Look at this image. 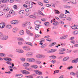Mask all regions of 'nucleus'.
I'll list each match as a JSON object with an SVG mask.
<instances>
[{
	"label": "nucleus",
	"mask_w": 78,
	"mask_h": 78,
	"mask_svg": "<svg viewBox=\"0 0 78 78\" xmlns=\"http://www.w3.org/2000/svg\"><path fill=\"white\" fill-rule=\"evenodd\" d=\"M29 8H32V7L33 6V5L32 2H30L29 5Z\"/></svg>",
	"instance_id": "obj_25"
},
{
	"label": "nucleus",
	"mask_w": 78,
	"mask_h": 78,
	"mask_svg": "<svg viewBox=\"0 0 78 78\" xmlns=\"http://www.w3.org/2000/svg\"><path fill=\"white\" fill-rule=\"evenodd\" d=\"M35 29L36 30H39V26H36L35 27Z\"/></svg>",
	"instance_id": "obj_39"
},
{
	"label": "nucleus",
	"mask_w": 78,
	"mask_h": 78,
	"mask_svg": "<svg viewBox=\"0 0 78 78\" xmlns=\"http://www.w3.org/2000/svg\"><path fill=\"white\" fill-rule=\"evenodd\" d=\"M36 57L37 58H45V55H43L41 54H37L36 55Z\"/></svg>",
	"instance_id": "obj_2"
},
{
	"label": "nucleus",
	"mask_w": 78,
	"mask_h": 78,
	"mask_svg": "<svg viewBox=\"0 0 78 78\" xmlns=\"http://www.w3.org/2000/svg\"><path fill=\"white\" fill-rule=\"evenodd\" d=\"M3 15V12H0V16H2Z\"/></svg>",
	"instance_id": "obj_51"
},
{
	"label": "nucleus",
	"mask_w": 78,
	"mask_h": 78,
	"mask_svg": "<svg viewBox=\"0 0 78 78\" xmlns=\"http://www.w3.org/2000/svg\"><path fill=\"white\" fill-rule=\"evenodd\" d=\"M70 74L71 75H73V76H74V75H76V73L73 72L71 73Z\"/></svg>",
	"instance_id": "obj_36"
},
{
	"label": "nucleus",
	"mask_w": 78,
	"mask_h": 78,
	"mask_svg": "<svg viewBox=\"0 0 78 78\" xmlns=\"http://www.w3.org/2000/svg\"><path fill=\"white\" fill-rule=\"evenodd\" d=\"M26 44H28V45H30V46H32L33 45V44L31 43L26 42Z\"/></svg>",
	"instance_id": "obj_29"
},
{
	"label": "nucleus",
	"mask_w": 78,
	"mask_h": 78,
	"mask_svg": "<svg viewBox=\"0 0 78 78\" xmlns=\"http://www.w3.org/2000/svg\"><path fill=\"white\" fill-rule=\"evenodd\" d=\"M44 24L46 27H48L49 25V24L48 22H46L44 23Z\"/></svg>",
	"instance_id": "obj_32"
},
{
	"label": "nucleus",
	"mask_w": 78,
	"mask_h": 78,
	"mask_svg": "<svg viewBox=\"0 0 78 78\" xmlns=\"http://www.w3.org/2000/svg\"><path fill=\"white\" fill-rule=\"evenodd\" d=\"M73 35H76V34H78V31H73Z\"/></svg>",
	"instance_id": "obj_21"
},
{
	"label": "nucleus",
	"mask_w": 78,
	"mask_h": 78,
	"mask_svg": "<svg viewBox=\"0 0 78 78\" xmlns=\"http://www.w3.org/2000/svg\"><path fill=\"white\" fill-rule=\"evenodd\" d=\"M20 59L22 61H25V58H21Z\"/></svg>",
	"instance_id": "obj_48"
},
{
	"label": "nucleus",
	"mask_w": 78,
	"mask_h": 78,
	"mask_svg": "<svg viewBox=\"0 0 78 78\" xmlns=\"http://www.w3.org/2000/svg\"><path fill=\"white\" fill-rule=\"evenodd\" d=\"M26 24L27 25H31V23H30V22H26Z\"/></svg>",
	"instance_id": "obj_52"
},
{
	"label": "nucleus",
	"mask_w": 78,
	"mask_h": 78,
	"mask_svg": "<svg viewBox=\"0 0 78 78\" xmlns=\"http://www.w3.org/2000/svg\"><path fill=\"white\" fill-rule=\"evenodd\" d=\"M57 50H56V49H52L49 50L47 52V53H53L54 52H55V51Z\"/></svg>",
	"instance_id": "obj_8"
},
{
	"label": "nucleus",
	"mask_w": 78,
	"mask_h": 78,
	"mask_svg": "<svg viewBox=\"0 0 78 78\" xmlns=\"http://www.w3.org/2000/svg\"><path fill=\"white\" fill-rule=\"evenodd\" d=\"M68 37V35H65L63 36L60 38V39L62 40L64 39H66L67 37Z\"/></svg>",
	"instance_id": "obj_11"
},
{
	"label": "nucleus",
	"mask_w": 78,
	"mask_h": 78,
	"mask_svg": "<svg viewBox=\"0 0 78 78\" xmlns=\"http://www.w3.org/2000/svg\"><path fill=\"white\" fill-rule=\"evenodd\" d=\"M45 46H46L45 44H43V45L41 46V48H45Z\"/></svg>",
	"instance_id": "obj_41"
},
{
	"label": "nucleus",
	"mask_w": 78,
	"mask_h": 78,
	"mask_svg": "<svg viewBox=\"0 0 78 78\" xmlns=\"http://www.w3.org/2000/svg\"><path fill=\"white\" fill-rule=\"evenodd\" d=\"M5 23L4 22H2L0 23V28H4L5 26Z\"/></svg>",
	"instance_id": "obj_7"
},
{
	"label": "nucleus",
	"mask_w": 78,
	"mask_h": 78,
	"mask_svg": "<svg viewBox=\"0 0 78 78\" xmlns=\"http://www.w3.org/2000/svg\"><path fill=\"white\" fill-rule=\"evenodd\" d=\"M24 52L23 51L22 49H20V51L19 53H23Z\"/></svg>",
	"instance_id": "obj_40"
},
{
	"label": "nucleus",
	"mask_w": 78,
	"mask_h": 78,
	"mask_svg": "<svg viewBox=\"0 0 78 78\" xmlns=\"http://www.w3.org/2000/svg\"><path fill=\"white\" fill-rule=\"evenodd\" d=\"M72 28L73 30H76V26L75 25H74V26H72L71 27Z\"/></svg>",
	"instance_id": "obj_33"
},
{
	"label": "nucleus",
	"mask_w": 78,
	"mask_h": 78,
	"mask_svg": "<svg viewBox=\"0 0 78 78\" xmlns=\"http://www.w3.org/2000/svg\"><path fill=\"white\" fill-rule=\"evenodd\" d=\"M9 13L10 14H14V11L13 10H11L9 11Z\"/></svg>",
	"instance_id": "obj_30"
},
{
	"label": "nucleus",
	"mask_w": 78,
	"mask_h": 78,
	"mask_svg": "<svg viewBox=\"0 0 78 78\" xmlns=\"http://www.w3.org/2000/svg\"><path fill=\"white\" fill-rule=\"evenodd\" d=\"M18 44L19 45H22L23 44L22 43V42H18Z\"/></svg>",
	"instance_id": "obj_56"
},
{
	"label": "nucleus",
	"mask_w": 78,
	"mask_h": 78,
	"mask_svg": "<svg viewBox=\"0 0 78 78\" xmlns=\"http://www.w3.org/2000/svg\"><path fill=\"white\" fill-rule=\"evenodd\" d=\"M11 16L10 14L7 13L6 14H5V18H8V17H11Z\"/></svg>",
	"instance_id": "obj_15"
},
{
	"label": "nucleus",
	"mask_w": 78,
	"mask_h": 78,
	"mask_svg": "<svg viewBox=\"0 0 78 78\" xmlns=\"http://www.w3.org/2000/svg\"><path fill=\"white\" fill-rule=\"evenodd\" d=\"M0 56H1V57H5L6 56V55L4 53H0Z\"/></svg>",
	"instance_id": "obj_24"
},
{
	"label": "nucleus",
	"mask_w": 78,
	"mask_h": 78,
	"mask_svg": "<svg viewBox=\"0 0 78 78\" xmlns=\"http://www.w3.org/2000/svg\"><path fill=\"white\" fill-rule=\"evenodd\" d=\"M34 24L37 26H38L40 24H41V22H39V21H36L34 22Z\"/></svg>",
	"instance_id": "obj_16"
},
{
	"label": "nucleus",
	"mask_w": 78,
	"mask_h": 78,
	"mask_svg": "<svg viewBox=\"0 0 78 78\" xmlns=\"http://www.w3.org/2000/svg\"><path fill=\"white\" fill-rule=\"evenodd\" d=\"M78 62V58L76 60H74L72 61V63H77Z\"/></svg>",
	"instance_id": "obj_18"
},
{
	"label": "nucleus",
	"mask_w": 78,
	"mask_h": 78,
	"mask_svg": "<svg viewBox=\"0 0 78 78\" xmlns=\"http://www.w3.org/2000/svg\"><path fill=\"white\" fill-rule=\"evenodd\" d=\"M34 72L36 74L39 75H42V73L40 71L38 70H34Z\"/></svg>",
	"instance_id": "obj_3"
},
{
	"label": "nucleus",
	"mask_w": 78,
	"mask_h": 78,
	"mask_svg": "<svg viewBox=\"0 0 78 78\" xmlns=\"http://www.w3.org/2000/svg\"><path fill=\"white\" fill-rule=\"evenodd\" d=\"M31 67L33 68V69H37V66L32 65L31 66Z\"/></svg>",
	"instance_id": "obj_23"
},
{
	"label": "nucleus",
	"mask_w": 78,
	"mask_h": 78,
	"mask_svg": "<svg viewBox=\"0 0 78 78\" xmlns=\"http://www.w3.org/2000/svg\"><path fill=\"white\" fill-rule=\"evenodd\" d=\"M51 62H52V63H53V64H55V62H56V61L55 60H53L51 61Z\"/></svg>",
	"instance_id": "obj_47"
},
{
	"label": "nucleus",
	"mask_w": 78,
	"mask_h": 78,
	"mask_svg": "<svg viewBox=\"0 0 78 78\" xmlns=\"http://www.w3.org/2000/svg\"><path fill=\"white\" fill-rule=\"evenodd\" d=\"M47 41H48L49 42H51V39L50 38H48L46 39Z\"/></svg>",
	"instance_id": "obj_61"
},
{
	"label": "nucleus",
	"mask_w": 78,
	"mask_h": 78,
	"mask_svg": "<svg viewBox=\"0 0 78 78\" xmlns=\"http://www.w3.org/2000/svg\"><path fill=\"white\" fill-rule=\"evenodd\" d=\"M27 61H28V62H33L35 61V59L33 58H27Z\"/></svg>",
	"instance_id": "obj_5"
},
{
	"label": "nucleus",
	"mask_w": 78,
	"mask_h": 78,
	"mask_svg": "<svg viewBox=\"0 0 78 78\" xmlns=\"http://www.w3.org/2000/svg\"><path fill=\"white\" fill-rule=\"evenodd\" d=\"M33 52H29L26 53V56L27 57H30L33 56Z\"/></svg>",
	"instance_id": "obj_6"
},
{
	"label": "nucleus",
	"mask_w": 78,
	"mask_h": 78,
	"mask_svg": "<svg viewBox=\"0 0 78 78\" xmlns=\"http://www.w3.org/2000/svg\"><path fill=\"white\" fill-rule=\"evenodd\" d=\"M22 26L23 27H26V26H27V23H25L24 24H23L22 25Z\"/></svg>",
	"instance_id": "obj_45"
},
{
	"label": "nucleus",
	"mask_w": 78,
	"mask_h": 78,
	"mask_svg": "<svg viewBox=\"0 0 78 78\" xmlns=\"http://www.w3.org/2000/svg\"><path fill=\"white\" fill-rule=\"evenodd\" d=\"M25 11H26V12H29V11H30V9L27 8L25 9Z\"/></svg>",
	"instance_id": "obj_53"
},
{
	"label": "nucleus",
	"mask_w": 78,
	"mask_h": 78,
	"mask_svg": "<svg viewBox=\"0 0 78 78\" xmlns=\"http://www.w3.org/2000/svg\"><path fill=\"white\" fill-rule=\"evenodd\" d=\"M6 63H7V64H9V65H10V66L11 65V63H10V62H9V61L7 62H6Z\"/></svg>",
	"instance_id": "obj_54"
},
{
	"label": "nucleus",
	"mask_w": 78,
	"mask_h": 78,
	"mask_svg": "<svg viewBox=\"0 0 78 78\" xmlns=\"http://www.w3.org/2000/svg\"><path fill=\"white\" fill-rule=\"evenodd\" d=\"M18 28L17 27H15L12 29V32L13 33H16V32L17 31Z\"/></svg>",
	"instance_id": "obj_12"
},
{
	"label": "nucleus",
	"mask_w": 78,
	"mask_h": 78,
	"mask_svg": "<svg viewBox=\"0 0 78 78\" xmlns=\"http://www.w3.org/2000/svg\"><path fill=\"white\" fill-rule=\"evenodd\" d=\"M59 23H61V24H62V25H64V22L61 21H59Z\"/></svg>",
	"instance_id": "obj_43"
},
{
	"label": "nucleus",
	"mask_w": 78,
	"mask_h": 78,
	"mask_svg": "<svg viewBox=\"0 0 78 78\" xmlns=\"http://www.w3.org/2000/svg\"><path fill=\"white\" fill-rule=\"evenodd\" d=\"M23 48L26 51H29V50H30V48L28 46H25L23 47Z\"/></svg>",
	"instance_id": "obj_9"
},
{
	"label": "nucleus",
	"mask_w": 78,
	"mask_h": 78,
	"mask_svg": "<svg viewBox=\"0 0 78 78\" xmlns=\"http://www.w3.org/2000/svg\"><path fill=\"white\" fill-rule=\"evenodd\" d=\"M38 3L40 5H41V6H43V4L41 2H38Z\"/></svg>",
	"instance_id": "obj_46"
},
{
	"label": "nucleus",
	"mask_w": 78,
	"mask_h": 78,
	"mask_svg": "<svg viewBox=\"0 0 78 78\" xmlns=\"http://www.w3.org/2000/svg\"><path fill=\"white\" fill-rule=\"evenodd\" d=\"M26 31L27 33L28 34H30V31H29L28 30H26Z\"/></svg>",
	"instance_id": "obj_49"
},
{
	"label": "nucleus",
	"mask_w": 78,
	"mask_h": 78,
	"mask_svg": "<svg viewBox=\"0 0 78 78\" xmlns=\"http://www.w3.org/2000/svg\"><path fill=\"white\" fill-rule=\"evenodd\" d=\"M30 18H36V17L35 16H30Z\"/></svg>",
	"instance_id": "obj_58"
},
{
	"label": "nucleus",
	"mask_w": 78,
	"mask_h": 78,
	"mask_svg": "<svg viewBox=\"0 0 78 78\" xmlns=\"http://www.w3.org/2000/svg\"><path fill=\"white\" fill-rule=\"evenodd\" d=\"M55 13L56 14H59V11H58V10H55Z\"/></svg>",
	"instance_id": "obj_59"
},
{
	"label": "nucleus",
	"mask_w": 78,
	"mask_h": 78,
	"mask_svg": "<svg viewBox=\"0 0 78 78\" xmlns=\"http://www.w3.org/2000/svg\"><path fill=\"white\" fill-rule=\"evenodd\" d=\"M20 51V49H17L16 50V52H18L19 53V51Z\"/></svg>",
	"instance_id": "obj_63"
},
{
	"label": "nucleus",
	"mask_w": 78,
	"mask_h": 78,
	"mask_svg": "<svg viewBox=\"0 0 78 78\" xmlns=\"http://www.w3.org/2000/svg\"><path fill=\"white\" fill-rule=\"evenodd\" d=\"M5 73L10 74V73H11V72L10 71L6 72H5Z\"/></svg>",
	"instance_id": "obj_60"
},
{
	"label": "nucleus",
	"mask_w": 78,
	"mask_h": 78,
	"mask_svg": "<svg viewBox=\"0 0 78 78\" xmlns=\"http://www.w3.org/2000/svg\"><path fill=\"white\" fill-rule=\"evenodd\" d=\"M61 16L62 17V18H64L66 17V15H64L63 14H61Z\"/></svg>",
	"instance_id": "obj_38"
},
{
	"label": "nucleus",
	"mask_w": 78,
	"mask_h": 78,
	"mask_svg": "<svg viewBox=\"0 0 78 78\" xmlns=\"http://www.w3.org/2000/svg\"><path fill=\"white\" fill-rule=\"evenodd\" d=\"M44 3H48V0H44Z\"/></svg>",
	"instance_id": "obj_55"
},
{
	"label": "nucleus",
	"mask_w": 78,
	"mask_h": 78,
	"mask_svg": "<svg viewBox=\"0 0 78 78\" xmlns=\"http://www.w3.org/2000/svg\"><path fill=\"white\" fill-rule=\"evenodd\" d=\"M36 78H43V77L41 76H38L36 77Z\"/></svg>",
	"instance_id": "obj_50"
},
{
	"label": "nucleus",
	"mask_w": 78,
	"mask_h": 78,
	"mask_svg": "<svg viewBox=\"0 0 78 78\" xmlns=\"http://www.w3.org/2000/svg\"><path fill=\"white\" fill-rule=\"evenodd\" d=\"M69 57H65L63 59V61H67Z\"/></svg>",
	"instance_id": "obj_28"
},
{
	"label": "nucleus",
	"mask_w": 78,
	"mask_h": 78,
	"mask_svg": "<svg viewBox=\"0 0 78 78\" xmlns=\"http://www.w3.org/2000/svg\"><path fill=\"white\" fill-rule=\"evenodd\" d=\"M1 2L2 3H6L7 2V0H1Z\"/></svg>",
	"instance_id": "obj_34"
},
{
	"label": "nucleus",
	"mask_w": 78,
	"mask_h": 78,
	"mask_svg": "<svg viewBox=\"0 0 78 78\" xmlns=\"http://www.w3.org/2000/svg\"><path fill=\"white\" fill-rule=\"evenodd\" d=\"M5 27L7 29H11L12 28V26L11 25H7L5 26Z\"/></svg>",
	"instance_id": "obj_13"
},
{
	"label": "nucleus",
	"mask_w": 78,
	"mask_h": 78,
	"mask_svg": "<svg viewBox=\"0 0 78 78\" xmlns=\"http://www.w3.org/2000/svg\"><path fill=\"white\" fill-rule=\"evenodd\" d=\"M72 3H73V4H76V0H69Z\"/></svg>",
	"instance_id": "obj_19"
},
{
	"label": "nucleus",
	"mask_w": 78,
	"mask_h": 78,
	"mask_svg": "<svg viewBox=\"0 0 78 78\" xmlns=\"http://www.w3.org/2000/svg\"><path fill=\"white\" fill-rule=\"evenodd\" d=\"M39 12L40 14H41V15H42V16H45V15H44V14H43V13H42V12H41V11H39Z\"/></svg>",
	"instance_id": "obj_37"
},
{
	"label": "nucleus",
	"mask_w": 78,
	"mask_h": 78,
	"mask_svg": "<svg viewBox=\"0 0 78 78\" xmlns=\"http://www.w3.org/2000/svg\"><path fill=\"white\" fill-rule=\"evenodd\" d=\"M0 39L1 40H3V41H6L7 40L8 38V36L7 35H3L2 34L0 33Z\"/></svg>",
	"instance_id": "obj_1"
},
{
	"label": "nucleus",
	"mask_w": 78,
	"mask_h": 78,
	"mask_svg": "<svg viewBox=\"0 0 78 78\" xmlns=\"http://www.w3.org/2000/svg\"><path fill=\"white\" fill-rule=\"evenodd\" d=\"M23 66L24 67H29V66H30V65L29 63H25L23 64Z\"/></svg>",
	"instance_id": "obj_14"
},
{
	"label": "nucleus",
	"mask_w": 78,
	"mask_h": 78,
	"mask_svg": "<svg viewBox=\"0 0 78 78\" xmlns=\"http://www.w3.org/2000/svg\"><path fill=\"white\" fill-rule=\"evenodd\" d=\"M74 38L73 37H71L70 38L69 40H73Z\"/></svg>",
	"instance_id": "obj_64"
},
{
	"label": "nucleus",
	"mask_w": 78,
	"mask_h": 78,
	"mask_svg": "<svg viewBox=\"0 0 78 78\" xmlns=\"http://www.w3.org/2000/svg\"><path fill=\"white\" fill-rule=\"evenodd\" d=\"M11 23L13 25H17L19 23V21L17 20H13L11 22Z\"/></svg>",
	"instance_id": "obj_4"
},
{
	"label": "nucleus",
	"mask_w": 78,
	"mask_h": 78,
	"mask_svg": "<svg viewBox=\"0 0 78 78\" xmlns=\"http://www.w3.org/2000/svg\"><path fill=\"white\" fill-rule=\"evenodd\" d=\"M18 41H23V39L22 38L19 37L17 39Z\"/></svg>",
	"instance_id": "obj_26"
},
{
	"label": "nucleus",
	"mask_w": 78,
	"mask_h": 78,
	"mask_svg": "<svg viewBox=\"0 0 78 78\" xmlns=\"http://www.w3.org/2000/svg\"><path fill=\"white\" fill-rule=\"evenodd\" d=\"M19 34H20V35H23V34H24V31H23V30L20 31Z\"/></svg>",
	"instance_id": "obj_22"
},
{
	"label": "nucleus",
	"mask_w": 78,
	"mask_h": 78,
	"mask_svg": "<svg viewBox=\"0 0 78 78\" xmlns=\"http://www.w3.org/2000/svg\"><path fill=\"white\" fill-rule=\"evenodd\" d=\"M56 44V43L55 42H54L53 43H51L49 44V46L50 47H52V46H54Z\"/></svg>",
	"instance_id": "obj_20"
},
{
	"label": "nucleus",
	"mask_w": 78,
	"mask_h": 78,
	"mask_svg": "<svg viewBox=\"0 0 78 78\" xmlns=\"http://www.w3.org/2000/svg\"><path fill=\"white\" fill-rule=\"evenodd\" d=\"M46 6L47 7H49V8H51V5L50 4H47L46 5Z\"/></svg>",
	"instance_id": "obj_35"
},
{
	"label": "nucleus",
	"mask_w": 78,
	"mask_h": 78,
	"mask_svg": "<svg viewBox=\"0 0 78 78\" xmlns=\"http://www.w3.org/2000/svg\"><path fill=\"white\" fill-rule=\"evenodd\" d=\"M53 23V25H58V22H56L55 23Z\"/></svg>",
	"instance_id": "obj_42"
},
{
	"label": "nucleus",
	"mask_w": 78,
	"mask_h": 78,
	"mask_svg": "<svg viewBox=\"0 0 78 78\" xmlns=\"http://www.w3.org/2000/svg\"><path fill=\"white\" fill-rule=\"evenodd\" d=\"M26 4H30V2L28 1H27L26 2Z\"/></svg>",
	"instance_id": "obj_62"
},
{
	"label": "nucleus",
	"mask_w": 78,
	"mask_h": 78,
	"mask_svg": "<svg viewBox=\"0 0 78 78\" xmlns=\"http://www.w3.org/2000/svg\"><path fill=\"white\" fill-rule=\"evenodd\" d=\"M22 72L23 74H30V73L25 70L22 71Z\"/></svg>",
	"instance_id": "obj_10"
},
{
	"label": "nucleus",
	"mask_w": 78,
	"mask_h": 78,
	"mask_svg": "<svg viewBox=\"0 0 78 78\" xmlns=\"http://www.w3.org/2000/svg\"><path fill=\"white\" fill-rule=\"evenodd\" d=\"M49 58H52L53 59H55L56 58V56L55 55H51L49 56Z\"/></svg>",
	"instance_id": "obj_31"
},
{
	"label": "nucleus",
	"mask_w": 78,
	"mask_h": 78,
	"mask_svg": "<svg viewBox=\"0 0 78 78\" xmlns=\"http://www.w3.org/2000/svg\"><path fill=\"white\" fill-rule=\"evenodd\" d=\"M61 51H66V49L64 48H62Z\"/></svg>",
	"instance_id": "obj_44"
},
{
	"label": "nucleus",
	"mask_w": 78,
	"mask_h": 78,
	"mask_svg": "<svg viewBox=\"0 0 78 78\" xmlns=\"http://www.w3.org/2000/svg\"><path fill=\"white\" fill-rule=\"evenodd\" d=\"M23 76V75L21 74H19V78H22Z\"/></svg>",
	"instance_id": "obj_57"
},
{
	"label": "nucleus",
	"mask_w": 78,
	"mask_h": 78,
	"mask_svg": "<svg viewBox=\"0 0 78 78\" xmlns=\"http://www.w3.org/2000/svg\"><path fill=\"white\" fill-rule=\"evenodd\" d=\"M24 12H25L23 10H22L19 12V13L20 14H23L24 13Z\"/></svg>",
	"instance_id": "obj_27"
},
{
	"label": "nucleus",
	"mask_w": 78,
	"mask_h": 78,
	"mask_svg": "<svg viewBox=\"0 0 78 78\" xmlns=\"http://www.w3.org/2000/svg\"><path fill=\"white\" fill-rule=\"evenodd\" d=\"M9 10V8L6 7L5 8L3 9L4 11L5 12H6V11H8Z\"/></svg>",
	"instance_id": "obj_17"
}]
</instances>
